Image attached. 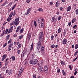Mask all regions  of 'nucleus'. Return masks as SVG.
Here are the masks:
<instances>
[{"label":"nucleus","mask_w":78,"mask_h":78,"mask_svg":"<svg viewBox=\"0 0 78 78\" xmlns=\"http://www.w3.org/2000/svg\"><path fill=\"white\" fill-rule=\"evenodd\" d=\"M41 42L40 41H38L37 43V48L38 49V52H39L41 55H42L43 54H42V52H41V53H40V51H39V49L41 48Z\"/></svg>","instance_id":"1"},{"label":"nucleus","mask_w":78,"mask_h":78,"mask_svg":"<svg viewBox=\"0 0 78 78\" xmlns=\"http://www.w3.org/2000/svg\"><path fill=\"white\" fill-rule=\"evenodd\" d=\"M38 61L37 59H35L30 61V63L31 64H36L37 63Z\"/></svg>","instance_id":"2"},{"label":"nucleus","mask_w":78,"mask_h":78,"mask_svg":"<svg viewBox=\"0 0 78 78\" xmlns=\"http://www.w3.org/2000/svg\"><path fill=\"white\" fill-rule=\"evenodd\" d=\"M12 45H13V44L12 43L8 45V51H10L11 50V48H12Z\"/></svg>","instance_id":"3"},{"label":"nucleus","mask_w":78,"mask_h":78,"mask_svg":"<svg viewBox=\"0 0 78 78\" xmlns=\"http://www.w3.org/2000/svg\"><path fill=\"white\" fill-rule=\"evenodd\" d=\"M45 73L46 75H48V68L47 66H45L44 68Z\"/></svg>","instance_id":"4"},{"label":"nucleus","mask_w":78,"mask_h":78,"mask_svg":"<svg viewBox=\"0 0 78 78\" xmlns=\"http://www.w3.org/2000/svg\"><path fill=\"white\" fill-rule=\"evenodd\" d=\"M23 71V68H21L19 72V73L18 74L19 76H20L21 75V74H22V73Z\"/></svg>","instance_id":"5"},{"label":"nucleus","mask_w":78,"mask_h":78,"mask_svg":"<svg viewBox=\"0 0 78 78\" xmlns=\"http://www.w3.org/2000/svg\"><path fill=\"white\" fill-rule=\"evenodd\" d=\"M6 72V73H8L9 75H11V74L12 73L11 72V70H8V69H7Z\"/></svg>","instance_id":"6"},{"label":"nucleus","mask_w":78,"mask_h":78,"mask_svg":"<svg viewBox=\"0 0 78 78\" xmlns=\"http://www.w3.org/2000/svg\"><path fill=\"white\" fill-rule=\"evenodd\" d=\"M38 39L39 41H40V42H43L44 41V39L43 38V37H39Z\"/></svg>","instance_id":"7"},{"label":"nucleus","mask_w":78,"mask_h":78,"mask_svg":"<svg viewBox=\"0 0 78 78\" xmlns=\"http://www.w3.org/2000/svg\"><path fill=\"white\" fill-rule=\"evenodd\" d=\"M62 43L64 45H66V43H67V40L66 39L64 38L62 41Z\"/></svg>","instance_id":"8"},{"label":"nucleus","mask_w":78,"mask_h":78,"mask_svg":"<svg viewBox=\"0 0 78 78\" xmlns=\"http://www.w3.org/2000/svg\"><path fill=\"white\" fill-rule=\"evenodd\" d=\"M6 56L7 55H3L2 57V61H3L5 60V59L6 58Z\"/></svg>","instance_id":"9"},{"label":"nucleus","mask_w":78,"mask_h":78,"mask_svg":"<svg viewBox=\"0 0 78 78\" xmlns=\"http://www.w3.org/2000/svg\"><path fill=\"white\" fill-rule=\"evenodd\" d=\"M12 23H14V24H15L16 26H17L18 25H19V23L17 22H16L15 21H12Z\"/></svg>","instance_id":"10"},{"label":"nucleus","mask_w":78,"mask_h":78,"mask_svg":"<svg viewBox=\"0 0 78 78\" xmlns=\"http://www.w3.org/2000/svg\"><path fill=\"white\" fill-rule=\"evenodd\" d=\"M43 32H41L40 33V34L39 35V37H43Z\"/></svg>","instance_id":"11"},{"label":"nucleus","mask_w":78,"mask_h":78,"mask_svg":"<svg viewBox=\"0 0 78 78\" xmlns=\"http://www.w3.org/2000/svg\"><path fill=\"white\" fill-rule=\"evenodd\" d=\"M38 71L40 72H42V67L41 66L38 67Z\"/></svg>","instance_id":"12"},{"label":"nucleus","mask_w":78,"mask_h":78,"mask_svg":"<svg viewBox=\"0 0 78 78\" xmlns=\"http://www.w3.org/2000/svg\"><path fill=\"white\" fill-rule=\"evenodd\" d=\"M60 4L59 3V2L57 1L56 4L55 6H56V7H58V6H59V5Z\"/></svg>","instance_id":"13"},{"label":"nucleus","mask_w":78,"mask_h":78,"mask_svg":"<svg viewBox=\"0 0 78 78\" xmlns=\"http://www.w3.org/2000/svg\"><path fill=\"white\" fill-rule=\"evenodd\" d=\"M71 9V6H69L68 8L67 9V11H70V10Z\"/></svg>","instance_id":"14"},{"label":"nucleus","mask_w":78,"mask_h":78,"mask_svg":"<svg viewBox=\"0 0 78 78\" xmlns=\"http://www.w3.org/2000/svg\"><path fill=\"white\" fill-rule=\"evenodd\" d=\"M30 11H31V10H30V8L28 9L27 10V14H26V16H27V15H28L29 13L30 12Z\"/></svg>","instance_id":"15"},{"label":"nucleus","mask_w":78,"mask_h":78,"mask_svg":"<svg viewBox=\"0 0 78 78\" xmlns=\"http://www.w3.org/2000/svg\"><path fill=\"white\" fill-rule=\"evenodd\" d=\"M62 73H63V75H64V76L66 75V72H65L64 71V70H62Z\"/></svg>","instance_id":"16"},{"label":"nucleus","mask_w":78,"mask_h":78,"mask_svg":"<svg viewBox=\"0 0 78 78\" xmlns=\"http://www.w3.org/2000/svg\"><path fill=\"white\" fill-rule=\"evenodd\" d=\"M13 28H14V27L13 26H12L10 28V32L11 33L12 31V30H13Z\"/></svg>","instance_id":"17"},{"label":"nucleus","mask_w":78,"mask_h":78,"mask_svg":"<svg viewBox=\"0 0 78 78\" xmlns=\"http://www.w3.org/2000/svg\"><path fill=\"white\" fill-rule=\"evenodd\" d=\"M9 39V35H7L6 37V41H8Z\"/></svg>","instance_id":"18"},{"label":"nucleus","mask_w":78,"mask_h":78,"mask_svg":"<svg viewBox=\"0 0 78 78\" xmlns=\"http://www.w3.org/2000/svg\"><path fill=\"white\" fill-rule=\"evenodd\" d=\"M41 28H42L44 27V24L43 23H41Z\"/></svg>","instance_id":"19"},{"label":"nucleus","mask_w":78,"mask_h":78,"mask_svg":"<svg viewBox=\"0 0 78 78\" xmlns=\"http://www.w3.org/2000/svg\"><path fill=\"white\" fill-rule=\"evenodd\" d=\"M15 21L16 22H19V18L15 19Z\"/></svg>","instance_id":"20"},{"label":"nucleus","mask_w":78,"mask_h":78,"mask_svg":"<svg viewBox=\"0 0 78 78\" xmlns=\"http://www.w3.org/2000/svg\"><path fill=\"white\" fill-rule=\"evenodd\" d=\"M11 58L12 59V60L14 61L15 60V57H14V56H12Z\"/></svg>","instance_id":"21"},{"label":"nucleus","mask_w":78,"mask_h":78,"mask_svg":"<svg viewBox=\"0 0 78 78\" xmlns=\"http://www.w3.org/2000/svg\"><path fill=\"white\" fill-rule=\"evenodd\" d=\"M66 30H64V31L63 32V35L64 36H65V35H66Z\"/></svg>","instance_id":"22"},{"label":"nucleus","mask_w":78,"mask_h":78,"mask_svg":"<svg viewBox=\"0 0 78 78\" xmlns=\"http://www.w3.org/2000/svg\"><path fill=\"white\" fill-rule=\"evenodd\" d=\"M41 51H44V47L43 46H42L41 47Z\"/></svg>","instance_id":"23"},{"label":"nucleus","mask_w":78,"mask_h":78,"mask_svg":"<svg viewBox=\"0 0 78 78\" xmlns=\"http://www.w3.org/2000/svg\"><path fill=\"white\" fill-rule=\"evenodd\" d=\"M30 38H31V34H29L28 36V39H30Z\"/></svg>","instance_id":"24"},{"label":"nucleus","mask_w":78,"mask_h":78,"mask_svg":"<svg viewBox=\"0 0 78 78\" xmlns=\"http://www.w3.org/2000/svg\"><path fill=\"white\" fill-rule=\"evenodd\" d=\"M21 46H22V44H20L18 45L17 48L18 49H19V48H20V47H21Z\"/></svg>","instance_id":"25"},{"label":"nucleus","mask_w":78,"mask_h":78,"mask_svg":"<svg viewBox=\"0 0 78 78\" xmlns=\"http://www.w3.org/2000/svg\"><path fill=\"white\" fill-rule=\"evenodd\" d=\"M27 51V49H24L23 51V52L24 53H25Z\"/></svg>","instance_id":"26"},{"label":"nucleus","mask_w":78,"mask_h":78,"mask_svg":"<svg viewBox=\"0 0 78 78\" xmlns=\"http://www.w3.org/2000/svg\"><path fill=\"white\" fill-rule=\"evenodd\" d=\"M61 31V29L59 28L58 30V33H59Z\"/></svg>","instance_id":"27"},{"label":"nucleus","mask_w":78,"mask_h":78,"mask_svg":"<svg viewBox=\"0 0 78 78\" xmlns=\"http://www.w3.org/2000/svg\"><path fill=\"white\" fill-rule=\"evenodd\" d=\"M16 6V4H15L13 6L12 9V10H13L14 9V8H15Z\"/></svg>","instance_id":"28"},{"label":"nucleus","mask_w":78,"mask_h":78,"mask_svg":"<svg viewBox=\"0 0 78 78\" xmlns=\"http://www.w3.org/2000/svg\"><path fill=\"white\" fill-rule=\"evenodd\" d=\"M12 42V40L11 39L8 42V44H10V43H11Z\"/></svg>","instance_id":"29"},{"label":"nucleus","mask_w":78,"mask_h":78,"mask_svg":"<svg viewBox=\"0 0 78 78\" xmlns=\"http://www.w3.org/2000/svg\"><path fill=\"white\" fill-rule=\"evenodd\" d=\"M61 18H62V16H59L58 18V20H61Z\"/></svg>","instance_id":"30"},{"label":"nucleus","mask_w":78,"mask_h":78,"mask_svg":"<svg viewBox=\"0 0 78 78\" xmlns=\"http://www.w3.org/2000/svg\"><path fill=\"white\" fill-rule=\"evenodd\" d=\"M22 37H23V36H22V35L20 36L19 37V39H22Z\"/></svg>","instance_id":"31"},{"label":"nucleus","mask_w":78,"mask_h":78,"mask_svg":"<svg viewBox=\"0 0 78 78\" xmlns=\"http://www.w3.org/2000/svg\"><path fill=\"white\" fill-rule=\"evenodd\" d=\"M4 3L5 5H7V4H8V1H7V0H6L5 1Z\"/></svg>","instance_id":"32"},{"label":"nucleus","mask_w":78,"mask_h":78,"mask_svg":"<svg viewBox=\"0 0 78 78\" xmlns=\"http://www.w3.org/2000/svg\"><path fill=\"white\" fill-rule=\"evenodd\" d=\"M6 31L5 32V34H7V33H8V29H6Z\"/></svg>","instance_id":"33"},{"label":"nucleus","mask_w":78,"mask_h":78,"mask_svg":"<svg viewBox=\"0 0 78 78\" xmlns=\"http://www.w3.org/2000/svg\"><path fill=\"white\" fill-rule=\"evenodd\" d=\"M34 55H32V60L35 59H34Z\"/></svg>","instance_id":"34"},{"label":"nucleus","mask_w":78,"mask_h":78,"mask_svg":"<svg viewBox=\"0 0 78 78\" xmlns=\"http://www.w3.org/2000/svg\"><path fill=\"white\" fill-rule=\"evenodd\" d=\"M8 62H5V66H8Z\"/></svg>","instance_id":"35"},{"label":"nucleus","mask_w":78,"mask_h":78,"mask_svg":"<svg viewBox=\"0 0 78 78\" xmlns=\"http://www.w3.org/2000/svg\"><path fill=\"white\" fill-rule=\"evenodd\" d=\"M75 20H76L75 18H74V19H73L72 20V23H74V22H75Z\"/></svg>","instance_id":"36"},{"label":"nucleus","mask_w":78,"mask_h":78,"mask_svg":"<svg viewBox=\"0 0 78 78\" xmlns=\"http://www.w3.org/2000/svg\"><path fill=\"white\" fill-rule=\"evenodd\" d=\"M41 19H38V23H41Z\"/></svg>","instance_id":"37"},{"label":"nucleus","mask_w":78,"mask_h":78,"mask_svg":"<svg viewBox=\"0 0 78 78\" xmlns=\"http://www.w3.org/2000/svg\"><path fill=\"white\" fill-rule=\"evenodd\" d=\"M20 32L21 33H22L23 32V30L22 29H21L20 30Z\"/></svg>","instance_id":"38"},{"label":"nucleus","mask_w":78,"mask_h":78,"mask_svg":"<svg viewBox=\"0 0 78 78\" xmlns=\"http://www.w3.org/2000/svg\"><path fill=\"white\" fill-rule=\"evenodd\" d=\"M69 68L70 69V70H72V67H71V65H70L69 66Z\"/></svg>","instance_id":"39"},{"label":"nucleus","mask_w":78,"mask_h":78,"mask_svg":"<svg viewBox=\"0 0 78 78\" xmlns=\"http://www.w3.org/2000/svg\"><path fill=\"white\" fill-rule=\"evenodd\" d=\"M78 48V44H76V46L75 47V48L76 49H77V48Z\"/></svg>","instance_id":"40"},{"label":"nucleus","mask_w":78,"mask_h":78,"mask_svg":"<svg viewBox=\"0 0 78 78\" xmlns=\"http://www.w3.org/2000/svg\"><path fill=\"white\" fill-rule=\"evenodd\" d=\"M17 53H18V55H19V54H20V50H18Z\"/></svg>","instance_id":"41"},{"label":"nucleus","mask_w":78,"mask_h":78,"mask_svg":"<svg viewBox=\"0 0 78 78\" xmlns=\"http://www.w3.org/2000/svg\"><path fill=\"white\" fill-rule=\"evenodd\" d=\"M7 44L6 43H5L4 44H3V48L5 47H6V46Z\"/></svg>","instance_id":"42"},{"label":"nucleus","mask_w":78,"mask_h":78,"mask_svg":"<svg viewBox=\"0 0 78 78\" xmlns=\"http://www.w3.org/2000/svg\"><path fill=\"white\" fill-rule=\"evenodd\" d=\"M78 51H76L74 54V56H76V55L77 54H78Z\"/></svg>","instance_id":"43"},{"label":"nucleus","mask_w":78,"mask_h":78,"mask_svg":"<svg viewBox=\"0 0 78 78\" xmlns=\"http://www.w3.org/2000/svg\"><path fill=\"white\" fill-rule=\"evenodd\" d=\"M61 64H62V65H65L64 62L63 61H62L61 62Z\"/></svg>","instance_id":"44"},{"label":"nucleus","mask_w":78,"mask_h":78,"mask_svg":"<svg viewBox=\"0 0 78 78\" xmlns=\"http://www.w3.org/2000/svg\"><path fill=\"white\" fill-rule=\"evenodd\" d=\"M51 40H53V39H54V36L53 35H52L51 37Z\"/></svg>","instance_id":"45"},{"label":"nucleus","mask_w":78,"mask_h":78,"mask_svg":"<svg viewBox=\"0 0 78 78\" xmlns=\"http://www.w3.org/2000/svg\"><path fill=\"white\" fill-rule=\"evenodd\" d=\"M34 25L35 27L37 26V23H36V21L34 22Z\"/></svg>","instance_id":"46"},{"label":"nucleus","mask_w":78,"mask_h":78,"mask_svg":"<svg viewBox=\"0 0 78 78\" xmlns=\"http://www.w3.org/2000/svg\"><path fill=\"white\" fill-rule=\"evenodd\" d=\"M76 14H78V9H77L76 11Z\"/></svg>","instance_id":"47"},{"label":"nucleus","mask_w":78,"mask_h":78,"mask_svg":"<svg viewBox=\"0 0 78 78\" xmlns=\"http://www.w3.org/2000/svg\"><path fill=\"white\" fill-rule=\"evenodd\" d=\"M54 19H55V17H52V22H54Z\"/></svg>","instance_id":"48"},{"label":"nucleus","mask_w":78,"mask_h":78,"mask_svg":"<svg viewBox=\"0 0 78 78\" xmlns=\"http://www.w3.org/2000/svg\"><path fill=\"white\" fill-rule=\"evenodd\" d=\"M71 22H70L68 23V25L69 27H70V25H71Z\"/></svg>","instance_id":"49"},{"label":"nucleus","mask_w":78,"mask_h":78,"mask_svg":"<svg viewBox=\"0 0 78 78\" xmlns=\"http://www.w3.org/2000/svg\"><path fill=\"white\" fill-rule=\"evenodd\" d=\"M17 29H18L19 30H20V29H21V27H18V28H17Z\"/></svg>","instance_id":"50"},{"label":"nucleus","mask_w":78,"mask_h":78,"mask_svg":"<svg viewBox=\"0 0 78 78\" xmlns=\"http://www.w3.org/2000/svg\"><path fill=\"white\" fill-rule=\"evenodd\" d=\"M8 61H9V59L8 58H7L5 61V62H8Z\"/></svg>","instance_id":"51"},{"label":"nucleus","mask_w":78,"mask_h":78,"mask_svg":"<svg viewBox=\"0 0 78 78\" xmlns=\"http://www.w3.org/2000/svg\"><path fill=\"white\" fill-rule=\"evenodd\" d=\"M8 61H9V59L8 58H7L5 61V62H8Z\"/></svg>","instance_id":"52"},{"label":"nucleus","mask_w":78,"mask_h":78,"mask_svg":"<svg viewBox=\"0 0 78 78\" xmlns=\"http://www.w3.org/2000/svg\"><path fill=\"white\" fill-rule=\"evenodd\" d=\"M4 36V33H2L1 34V37H2V36Z\"/></svg>","instance_id":"53"},{"label":"nucleus","mask_w":78,"mask_h":78,"mask_svg":"<svg viewBox=\"0 0 78 78\" xmlns=\"http://www.w3.org/2000/svg\"><path fill=\"white\" fill-rule=\"evenodd\" d=\"M77 73V71H76L74 73V75H76Z\"/></svg>","instance_id":"54"},{"label":"nucleus","mask_w":78,"mask_h":78,"mask_svg":"<svg viewBox=\"0 0 78 78\" xmlns=\"http://www.w3.org/2000/svg\"><path fill=\"white\" fill-rule=\"evenodd\" d=\"M30 0H27L26 1L27 3H28L30 2Z\"/></svg>","instance_id":"55"},{"label":"nucleus","mask_w":78,"mask_h":78,"mask_svg":"<svg viewBox=\"0 0 78 78\" xmlns=\"http://www.w3.org/2000/svg\"><path fill=\"white\" fill-rule=\"evenodd\" d=\"M19 30L17 28L16 30V33H17L18 32H19Z\"/></svg>","instance_id":"56"},{"label":"nucleus","mask_w":78,"mask_h":78,"mask_svg":"<svg viewBox=\"0 0 78 78\" xmlns=\"http://www.w3.org/2000/svg\"><path fill=\"white\" fill-rule=\"evenodd\" d=\"M62 2L63 3H65L66 2V0H62Z\"/></svg>","instance_id":"57"},{"label":"nucleus","mask_w":78,"mask_h":78,"mask_svg":"<svg viewBox=\"0 0 78 78\" xmlns=\"http://www.w3.org/2000/svg\"><path fill=\"white\" fill-rule=\"evenodd\" d=\"M36 76L35 75H34L33 76V78H36Z\"/></svg>","instance_id":"58"},{"label":"nucleus","mask_w":78,"mask_h":78,"mask_svg":"<svg viewBox=\"0 0 78 78\" xmlns=\"http://www.w3.org/2000/svg\"><path fill=\"white\" fill-rule=\"evenodd\" d=\"M52 48H54L55 45L54 44H52L51 46Z\"/></svg>","instance_id":"59"},{"label":"nucleus","mask_w":78,"mask_h":78,"mask_svg":"<svg viewBox=\"0 0 78 78\" xmlns=\"http://www.w3.org/2000/svg\"><path fill=\"white\" fill-rule=\"evenodd\" d=\"M0 78H4V77L2 76V74H0Z\"/></svg>","instance_id":"60"},{"label":"nucleus","mask_w":78,"mask_h":78,"mask_svg":"<svg viewBox=\"0 0 78 78\" xmlns=\"http://www.w3.org/2000/svg\"><path fill=\"white\" fill-rule=\"evenodd\" d=\"M25 54V53L23 52V54L22 55V57H23L24 56V54Z\"/></svg>","instance_id":"61"},{"label":"nucleus","mask_w":78,"mask_h":78,"mask_svg":"<svg viewBox=\"0 0 78 78\" xmlns=\"http://www.w3.org/2000/svg\"><path fill=\"white\" fill-rule=\"evenodd\" d=\"M34 46V44H33V43H32L31 46V47L33 48V46Z\"/></svg>","instance_id":"62"},{"label":"nucleus","mask_w":78,"mask_h":78,"mask_svg":"<svg viewBox=\"0 0 78 78\" xmlns=\"http://www.w3.org/2000/svg\"><path fill=\"white\" fill-rule=\"evenodd\" d=\"M62 9H63V8L62 7L60 8V11H62Z\"/></svg>","instance_id":"63"},{"label":"nucleus","mask_w":78,"mask_h":78,"mask_svg":"<svg viewBox=\"0 0 78 78\" xmlns=\"http://www.w3.org/2000/svg\"><path fill=\"white\" fill-rule=\"evenodd\" d=\"M60 69H58V70H57V72H58V73H59L60 72Z\"/></svg>","instance_id":"64"}]
</instances>
